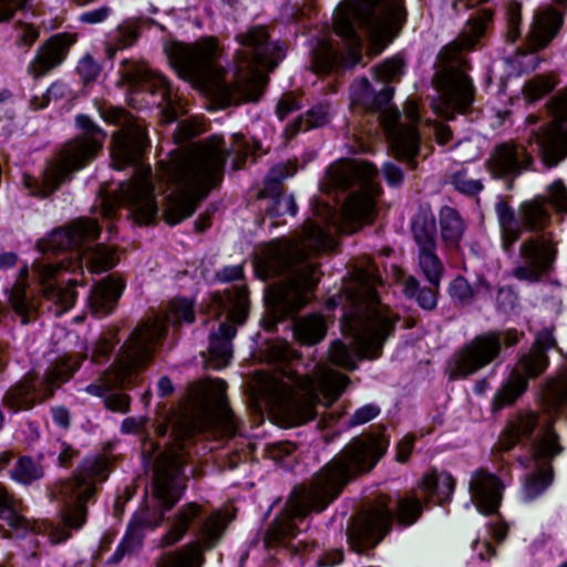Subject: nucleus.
I'll return each instance as SVG.
<instances>
[{"label": "nucleus", "instance_id": "5701e85b", "mask_svg": "<svg viewBox=\"0 0 567 567\" xmlns=\"http://www.w3.org/2000/svg\"><path fill=\"white\" fill-rule=\"evenodd\" d=\"M225 389L224 381H215L208 393L185 403L181 408L183 420L179 425H237L235 414L225 398Z\"/></svg>", "mask_w": 567, "mask_h": 567}, {"label": "nucleus", "instance_id": "dca6fc26", "mask_svg": "<svg viewBox=\"0 0 567 567\" xmlns=\"http://www.w3.org/2000/svg\"><path fill=\"white\" fill-rule=\"evenodd\" d=\"M564 450L555 427H503L493 446L499 454L514 453L524 468L534 462L550 463Z\"/></svg>", "mask_w": 567, "mask_h": 567}, {"label": "nucleus", "instance_id": "0eeeda50", "mask_svg": "<svg viewBox=\"0 0 567 567\" xmlns=\"http://www.w3.org/2000/svg\"><path fill=\"white\" fill-rule=\"evenodd\" d=\"M380 282L378 268L367 261L353 268L350 280L344 285L351 309L344 315L342 329L353 337L360 359L379 358L399 321V316L379 301L377 286Z\"/></svg>", "mask_w": 567, "mask_h": 567}, {"label": "nucleus", "instance_id": "de8ad7c7", "mask_svg": "<svg viewBox=\"0 0 567 567\" xmlns=\"http://www.w3.org/2000/svg\"><path fill=\"white\" fill-rule=\"evenodd\" d=\"M425 504L414 495L401 497L395 507L396 520L404 527L412 526L422 516Z\"/></svg>", "mask_w": 567, "mask_h": 567}, {"label": "nucleus", "instance_id": "a18cd8bd", "mask_svg": "<svg viewBox=\"0 0 567 567\" xmlns=\"http://www.w3.org/2000/svg\"><path fill=\"white\" fill-rule=\"evenodd\" d=\"M417 259L427 280L433 286L439 287L443 272V265L436 255V244L417 246Z\"/></svg>", "mask_w": 567, "mask_h": 567}, {"label": "nucleus", "instance_id": "4468645a", "mask_svg": "<svg viewBox=\"0 0 567 567\" xmlns=\"http://www.w3.org/2000/svg\"><path fill=\"white\" fill-rule=\"evenodd\" d=\"M394 89L386 86L375 97H373V106L385 107L381 111L380 121L388 136L389 148L392 155L406 163L411 169L416 167L415 157L420 152V134L417 123L420 120L417 103L408 100L404 104V116L408 123L402 122V117L398 109L386 106L391 101Z\"/></svg>", "mask_w": 567, "mask_h": 567}, {"label": "nucleus", "instance_id": "c85d7f7f", "mask_svg": "<svg viewBox=\"0 0 567 567\" xmlns=\"http://www.w3.org/2000/svg\"><path fill=\"white\" fill-rule=\"evenodd\" d=\"M540 400L543 408L555 416L551 422H567V368L558 370L556 375L543 384Z\"/></svg>", "mask_w": 567, "mask_h": 567}, {"label": "nucleus", "instance_id": "39448f33", "mask_svg": "<svg viewBox=\"0 0 567 567\" xmlns=\"http://www.w3.org/2000/svg\"><path fill=\"white\" fill-rule=\"evenodd\" d=\"M403 19L401 0H344L334 12L333 30L343 39L346 52L339 54L326 40L318 42L312 51L311 70L327 74L357 65L361 61V39L355 25L368 31L372 54H380L398 33Z\"/></svg>", "mask_w": 567, "mask_h": 567}, {"label": "nucleus", "instance_id": "338daca9", "mask_svg": "<svg viewBox=\"0 0 567 567\" xmlns=\"http://www.w3.org/2000/svg\"><path fill=\"white\" fill-rule=\"evenodd\" d=\"M76 71L82 81L87 84L96 81L101 73L100 64L90 54H85L78 63Z\"/></svg>", "mask_w": 567, "mask_h": 567}, {"label": "nucleus", "instance_id": "13d9d810", "mask_svg": "<svg viewBox=\"0 0 567 567\" xmlns=\"http://www.w3.org/2000/svg\"><path fill=\"white\" fill-rule=\"evenodd\" d=\"M506 40L515 42L520 37L522 6L517 1H511L505 9Z\"/></svg>", "mask_w": 567, "mask_h": 567}, {"label": "nucleus", "instance_id": "a211bd4d", "mask_svg": "<svg viewBox=\"0 0 567 567\" xmlns=\"http://www.w3.org/2000/svg\"><path fill=\"white\" fill-rule=\"evenodd\" d=\"M525 337L515 328L488 330L462 346L449 363L451 379L466 378L494 362L503 350L517 346Z\"/></svg>", "mask_w": 567, "mask_h": 567}, {"label": "nucleus", "instance_id": "0e129e2a", "mask_svg": "<svg viewBox=\"0 0 567 567\" xmlns=\"http://www.w3.org/2000/svg\"><path fill=\"white\" fill-rule=\"evenodd\" d=\"M452 299L461 302L468 303L474 298V289L464 277H456L449 288Z\"/></svg>", "mask_w": 567, "mask_h": 567}, {"label": "nucleus", "instance_id": "72a5a7b5", "mask_svg": "<svg viewBox=\"0 0 567 567\" xmlns=\"http://www.w3.org/2000/svg\"><path fill=\"white\" fill-rule=\"evenodd\" d=\"M561 22V16L553 9L537 14L529 33L532 50L538 51L545 48L558 32Z\"/></svg>", "mask_w": 567, "mask_h": 567}, {"label": "nucleus", "instance_id": "f8f14e48", "mask_svg": "<svg viewBox=\"0 0 567 567\" xmlns=\"http://www.w3.org/2000/svg\"><path fill=\"white\" fill-rule=\"evenodd\" d=\"M169 528L159 537L157 547L165 549L178 544L194 528L197 539L188 542L181 549L164 551L155 559V567H204L206 553L214 549L224 533L216 514L207 515L196 502L182 505L167 518Z\"/></svg>", "mask_w": 567, "mask_h": 567}, {"label": "nucleus", "instance_id": "ea45409f", "mask_svg": "<svg viewBox=\"0 0 567 567\" xmlns=\"http://www.w3.org/2000/svg\"><path fill=\"white\" fill-rule=\"evenodd\" d=\"M548 365L549 358L547 354H540L529 348L527 352L519 354L512 373L522 377L528 384L529 380L542 375L547 370Z\"/></svg>", "mask_w": 567, "mask_h": 567}, {"label": "nucleus", "instance_id": "603ef678", "mask_svg": "<svg viewBox=\"0 0 567 567\" xmlns=\"http://www.w3.org/2000/svg\"><path fill=\"white\" fill-rule=\"evenodd\" d=\"M555 87L554 80L548 75H536L523 86L524 100L533 104L551 92Z\"/></svg>", "mask_w": 567, "mask_h": 567}, {"label": "nucleus", "instance_id": "58836bf2", "mask_svg": "<svg viewBox=\"0 0 567 567\" xmlns=\"http://www.w3.org/2000/svg\"><path fill=\"white\" fill-rule=\"evenodd\" d=\"M20 507L21 501L4 483L0 482V520L7 522L12 529H24L27 520Z\"/></svg>", "mask_w": 567, "mask_h": 567}, {"label": "nucleus", "instance_id": "2eb2a0df", "mask_svg": "<svg viewBox=\"0 0 567 567\" xmlns=\"http://www.w3.org/2000/svg\"><path fill=\"white\" fill-rule=\"evenodd\" d=\"M76 124L82 133L63 146L44 172L43 186L49 192L55 190L70 174L85 167L103 147L106 134L89 116L79 115Z\"/></svg>", "mask_w": 567, "mask_h": 567}, {"label": "nucleus", "instance_id": "c9c22d12", "mask_svg": "<svg viewBox=\"0 0 567 567\" xmlns=\"http://www.w3.org/2000/svg\"><path fill=\"white\" fill-rule=\"evenodd\" d=\"M28 288V270L22 268L18 279L14 282L10 295L9 303L13 311L21 318V322L27 324L31 320L32 313L38 309L35 301L31 300L27 293Z\"/></svg>", "mask_w": 567, "mask_h": 567}, {"label": "nucleus", "instance_id": "9d476101", "mask_svg": "<svg viewBox=\"0 0 567 567\" xmlns=\"http://www.w3.org/2000/svg\"><path fill=\"white\" fill-rule=\"evenodd\" d=\"M195 319L194 303L186 298L172 299L165 318L153 317L141 322L121 348L114 365L104 372L97 382L90 384L87 392L102 395L104 392L127 386L152 361L155 346L164 337L165 322L171 324L190 323Z\"/></svg>", "mask_w": 567, "mask_h": 567}, {"label": "nucleus", "instance_id": "7c9ffc66", "mask_svg": "<svg viewBox=\"0 0 567 567\" xmlns=\"http://www.w3.org/2000/svg\"><path fill=\"white\" fill-rule=\"evenodd\" d=\"M100 226L93 219H79L70 227L55 230L51 236V244L55 249L79 247L86 241L96 239Z\"/></svg>", "mask_w": 567, "mask_h": 567}, {"label": "nucleus", "instance_id": "09e8293b", "mask_svg": "<svg viewBox=\"0 0 567 567\" xmlns=\"http://www.w3.org/2000/svg\"><path fill=\"white\" fill-rule=\"evenodd\" d=\"M83 261L92 272H103L117 262L116 254L105 246H96L87 249L82 255Z\"/></svg>", "mask_w": 567, "mask_h": 567}, {"label": "nucleus", "instance_id": "6e6d98bb", "mask_svg": "<svg viewBox=\"0 0 567 567\" xmlns=\"http://www.w3.org/2000/svg\"><path fill=\"white\" fill-rule=\"evenodd\" d=\"M404 69V61L400 56H392L373 68L374 78L380 82L398 81Z\"/></svg>", "mask_w": 567, "mask_h": 567}, {"label": "nucleus", "instance_id": "49530a36", "mask_svg": "<svg viewBox=\"0 0 567 567\" xmlns=\"http://www.w3.org/2000/svg\"><path fill=\"white\" fill-rule=\"evenodd\" d=\"M528 384L522 377L514 375L512 372L503 385L497 390L493 399V408L502 409L513 404L525 391Z\"/></svg>", "mask_w": 567, "mask_h": 567}, {"label": "nucleus", "instance_id": "8fccbe9b", "mask_svg": "<svg viewBox=\"0 0 567 567\" xmlns=\"http://www.w3.org/2000/svg\"><path fill=\"white\" fill-rule=\"evenodd\" d=\"M398 280L402 281L403 292L409 298H416L417 303L425 310H432L435 308L437 299H436V288H419V281L412 276H403L402 278H398Z\"/></svg>", "mask_w": 567, "mask_h": 567}, {"label": "nucleus", "instance_id": "ddd939ff", "mask_svg": "<svg viewBox=\"0 0 567 567\" xmlns=\"http://www.w3.org/2000/svg\"><path fill=\"white\" fill-rule=\"evenodd\" d=\"M375 176L377 168L365 162L341 161L328 168L326 182L329 187L347 189L360 185V189L351 193L342 206L339 221L341 233L351 234L372 223L375 196L380 192L374 183Z\"/></svg>", "mask_w": 567, "mask_h": 567}, {"label": "nucleus", "instance_id": "5fc2aeb1", "mask_svg": "<svg viewBox=\"0 0 567 567\" xmlns=\"http://www.w3.org/2000/svg\"><path fill=\"white\" fill-rule=\"evenodd\" d=\"M451 184L453 187L467 196H475L484 188L481 178H476L470 174L467 169H460L451 176Z\"/></svg>", "mask_w": 567, "mask_h": 567}, {"label": "nucleus", "instance_id": "4be33fe9", "mask_svg": "<svg viewBox=\"0 0 567 567\" xmlns=\"http://www.w3.org/2000/svg\"><path fill=\"white\" fill-rule=\"evenodd\" d=\"M557 254V244L550 233L527 237L519 244L512 276L519 281L539 282L553 272Z\"/></svg>", "mask_w": 567, "mask_h": 567}, {"label": "nucleus", "instance_id": "4c0bfd02", "mask_svg": "<svg viewBox=\"0 0 567 567\" xmlns=\"http://www.w3.org/2000/svg\"><path fill=\"white\" fill-rule=\"evenodd\" d=\"M327 324L321 315L312 313L295 321L293 337L305 346L319 343L326 336Z\"/></svg>", "mask_w": 567, "mask_h": 567}, {"label": "nucleus", "instance_id": "e433bc0d", "mask_svg": "<svg viewBox=\"0 0 567 567\" xmlns=\"http://www.w3.org/2000/svg\"><path fill=\"white\" fill-rule=\"evenodd\" d=\"M441 237L449 248H457L465 233V221L453 207L444 206L439 213Z\"/></svg>", "mask_w": 567, "mask_h": 567}, {"label": "nucleus", "instance_id": "393cba45", "mask_svg": "<svg viewBox=\"0 0 567 567\" xmlns=\"http://www.w3.org/2000/svg\"><path fill=\"white\" fill-rule=\"evenodd\" d=\"M76 40V34L69 32L50 37L38 48L34 58L29 62L28 74L32 79L39 80L60 66Z\"/></svg>", "mask_w": 567, "mask_h": 567}, {"label": "nucleus", "instance_id": "864d4df0", "mask_svg": "<svg viewBox=\"0 0 567 567\" xmlns=\"http://www.w3.org/2000/svg\"><path fill=\"white\" fill-rule=\"evenodd\" d=\"M14 45L28 52L40 37V29L33 23L25 21H18L13 27Z\"/></svg>", "mask_w": 567, "mask_h": 567}, {"label": "nucleus", "instance_id": "680f3d73", "mask_svg": "<svg viewBox=\"0 0 567 567\" xmlns=\"http://www.w3.org/2000/svg\"><path fill=\"white\" fill-rule=\"evenodd\" d=\"M329 360L333 364L349 370H354L357 368L355 357L349 348L339 340L331 343L329 349Z\"/></svg>", "mask_w": 567, "mask_h": 567}, {"label": "nucleus", "instance_id": "f704fd0d", "mask_svg": "<svg viewBox=\"0 0 567 567\" xmlns=\"http://www.w3.org/2000/svg\"><path fill=\"white\" fill-rule=\"evenodd\" d=\"M495 213L501 231L502 248L505 252H509L523 235L522 220L517 219L514 208L505 200H498L495 204Z\"/></svg>", "mask_w": 567, "mask_h": 567}, {"label": "nucleus", "instance_id": "a878e982", "mask_svg": "<svg viewBox=\"0 0 567 567\" xmlns=\"http://www.w3.org/2000/svg\"><path fill=\"white\" fill-rule=\"evenodd\" d=\"M533 163L532 154L525 147L519 150L518 145L511 141L497 144L485 162V166L494 178H504L519 176Z\"/></svg>", "mask_w": 567, "mask_h": 567}, {"label": "nucleus", "instance_id": "1a4fd4ad", "mask_svg": "<svg viewBox=\"0 0 567 567\" xmlns=\"http://www.w3.org/2000/svg\"><path fill=\"white\" fill-rule=\"evenodd\" d=\"M493 18L492 9H481L468 20V30L440 51L439 69L435 74L440 96L432 103L433 111L437 115L453 120L456 113L464 114L471 109L475 97V86L468 75L471 66L464 53L474 49Z\"/></svg>", "mask_w": 567, "mask_h": 567}, {"label": "nucleus", "instance_id": "6e6552de", "mask_svg": "<svg viewBox=\"0 0 567 567\" xmlns=\"http://www.w3.org/2000/svg\"><path fill=\"white\" fill-rule=\"evenodd\" d=\"M111 451L112 444L107 443L104 451L86 454L70 477L47 487L50 502L60 506L62 523L49 525L48 535L52 545L66 543L72 537V530L78 532L86 524L89 506L96 502L99 486L109 480L115 468Z\"/></svg>", "mask_w": 567, "mask_h": 567}, {"label": "nucleus", "instance_id": "bb28decb", "mask_svg": "<svg viewBox=\"0 0 567 567\" xmlns=\"http://www.w3.org/2000/svg\"><path fill=\"white\" fill-rule=\"evenodd\" d=\"M125 79L133 83L144 84L152 94H159L162 96L163 122L172 123L177 118L182 112V105L165 76L144 65H138L134 70L127 71Z\"/></svg>", "mask_w": 567, "mask_h": 567}, {"label": "nucleus", "instance_id": "7ed1b4c3", "mask_svg": "<svg viewBox=\"0 0 567 567\" xmlns=\"http://www.w3.org/2000/svg\"><path fill=\"white\" fill-rule=\"evenodd\" d=\"M380 429L379 433L353 437L312 476L308 486H293L284 508L265 532L264 545L268 550L288 548L300 533L299 523L312 512L326 511L351 482L377 466L390 446L386 427Z\"/></svg>", "mask_w": 567, "mask_h": 567}, {"label": "nucleus", "instance_id": "e2e57ef3", "mask_svg": "<svg viewBox=\"0 0 567 567\" xmlns=\"http://www.w3.org/2000/svg\"><path fill=\"white\" fill-rule=\"evenodd\" d=\"M137 32L132 27H120L114 35L113 43L107 45V54L113 58L115 51L123 50L134 44Z\"/></svg>", "mask_w": 567, "mask_h": 567}, {"label": "nucleus", "instance_id": "774afa93", "mask_svg": "<svg viewBox=\"0 0 567 567\" xmlns=\"http://www.w3.org/2000/svg\"><path fill=\"white\" fill-rule=\"evenodd\" d=\"M549 203L561 213H567V188L561 181H556L549 187Z\"/></svg>", "mask_w": 567, "mask_h": 567}, {"label": "nucleus", "instance_id": "052dcab7", "mask_svg": "<svg viewBox=\"0 0 567 567\" xmlns=\"http://www.w3.org/2000/svg\"><path fill=\"white\" fill-rule=\"evenodd\" d=\"M328 121L327 113L322 110H310L306 118L299 117L287 126V132L290 134H297L299 131H307L313 127H319L326 124Z\"/></svg>", "mask_w": 567, "mask_h": 567}, {"label": "nucleus", "instance_id": "473e14b6", "mask_svg": "<svg viewBox=\"0 0 567 567\" xmlns=\"http://www.w3.org/2000/svg\"><path fill=\"white\" fill-rule=\"evenodd\" d=\"M125 284L121 278L107 277L97 282L91 291L90 307L101 316L111 313L117 303Z\"/></svg>", "mask_w": 567, "mask_h": 567}, {"label": "nucleus", "instance_id": "cd10ccee", "mask_svg": "<svg viewBox=\"0 0 567 567\" xmlns=\"http://www.w3.org/2000/svg\"><path fill=\"white\" fill-rule=\"evenodd\" d=\"M504 488L502 480L484 468H478L472 474L468 485L471 497L478 512L486 516L498 511Z\"/></svg>", "mask_w": 567, "mask_h": 567}, {"label": "nucleus", "instance_id": "a19ab883", "mask_svg": "<svg viewBox=\"0 0 567 567\" xmlns=\"http://www.w3.org/2000/svg\"><path fill=\"white\" fill-rule=\"evenodd\" d=\"M518 215L524 230L539 231L547 227L550 214L544 202L539 199L527 200L520 204Z\"/></svg>", "mask_w": 567, "mask_h": 567}, {"label": "nucleus", "instance_id": "f3484780", "mask_svg": "<svg viewBox=\"0 0 567 567\" xmlns=\"http://www.w3.org/2000/svg\"><path fill=\"white\" fill-rule=\"evenodd\" d=\"M227 311V320L212 334L208 365L219 370L228 365L233 350L230 340L236 336V324H243L248 315V291L245 286H235L226 296L215 293L208 306V313L219 318Z\"/></svg>", "mask_w": 567, "mask_h": 567}, {"label": "nucleus", "instance_id": "69168bd1", "mask_svg": "<svg viewBox=\"0 0 567 567\" xmlns=\"http://www.w3.org/2000/svg\"><path fill=\"white\" fill-rule=\"evenodd\" d=\"M295 357V351L284 341L271 343L266 351V359L272 363H288Z\"/></svg>", "mask_w": 567, "mask_h": 567}, {"label": "nucleus", "instance_id": "412c9836", "mask_svg": "<svg viewBox=\"0 0 567 567\" xmlns=\"http://www.w3.org/2000/svg\"><path fill=\"white\" fill-rule=\"evenodd\" d=\"M103 118L112 124L121 125L112 134V166L122 171L137 165L150 147V138L144 121L126 113L120 107H110L103 112Z\"/></svg>", "mask_w": 567, "mask_h": 567}, {"label": "nucleus", "instance_id": "9b49d317", "mask_svg": "<svg viewBox=\"0 0 567 567\" xmlns=\"http://www.w3.org/2000/svg\"><path fill=\"white\" fill-rule=\"evenodd\" d=\"M282 373L292 380L295 388L277 380L265 385V394L272 421L285 425H302L313 420L319 394L327 405L334 402L349 383L347 375L326 365H319L313 375L297 377L291 370Z\"/></svg>", "mask_w": 567, "mask_h": 567}, {"label": "nucleus", "instance_id": "37998d69", "mask_svg": "<svg viewBox=\"0 0 567 567\" xmlns=\"http://www.w3.org/2000/svg\"><path fill=\"white\" fill-rule=\"evenodd\" d=\"M412 235L416 246L436 244L435 217L430 207H420L412 220Z\"/></svg>", "mask_w": 567, "mask_h": 567}, {"label": "nucleus", "instance_id": "f257e3e1", "mask_svg": "<svg viewBox=\"0 0 567 567\" xmlns=\"http://www.w3.org/2000/svg\"><path fill=\"white\" fill-rule=\"evenodd\" d=\"M243 427H121L123 434H135L141 440L144 464L154 465L152 494L154 508L146 506L134 513L125 533L107 565H118L125 557L138 556L144 547L146 532L166 520V513L182 499L187 488L186 468L198 435L206 430H226L228 434H243Z\"/></svg>", "mask_w": 567, "mask_h": 567}, {"label": "nucleus", "instance_id": "c756f323", "mask_svg": "<svg viewBox=\"0 0 567 567\" xmlns=\"http://www.w3.org/2000/svg\"><path fill=\"white\" fill-rule=\"evenodd\" d=\"M456 481L446 471L430 468L420 482V488L426 502L445 506L450 504L455 492Z\"/></svg>", "mask_w": 567, "mask_h": 567}, {"label": "nucleus", "instance_id": "bf43d9fd", "mask_svg": "<svg viewBox=\"0 0 567 567\" xmlns=\"http://www.w3.org/2000/svg\"><path fill=\"white\" fill-rule=\"evenodd\" d=\"M551 482V472L528 475L524 484L525 499L534 501L547 489Z\"/></svg>", "mask_w": 567, "mask_h": 567}, {"label": "nucleus", "instance_id": "b1692460", "mask_svg": "<svg viewBox=\"0 0 567 567\" xmlns=\"http://www.w3.org/2000/svg\"><path fill=\"white\" fill-rule=\"evenodd\" d=\"M394 514L386 506H377L349 519L347 542L352 551L364 554L373 549L390 533Z\"/></svg>", "mask_w": 567, "mask_h": 567}, {"label": "nucleus", "instance_id": "79ce46f5", "mask_svg": "<svg viewBox=\"0 0 567 567\" xmlns=\"http://www.w3.org/2000/svg\"><path fill=\"white\" fill-rule=\"evenodd\" d=\"M8 476L19 485L30 486L44 477V468L32 456L21 455L8 471Z\"/></svg>", "mask_w": 567, "mask_h": 567}, {"label": "nucleus", "instance_id": "423d86ee", "mask_svg": "<svg viewBox=\"0 0 567 567\" xmlns=\"http://www.w3.org/2000/svg\"><path fill=\"white\" fill-rule=\"evenodd\" d=\"M228 155L224 140L212 136L172 153L167 163H161L158 178L173 188L163 213L168 225L190 217L198 204L221 183Z\"/></svg>", "mask_w": 567, "mask_h": 567}, {"label": "nucleus", "instance_id": "6ab92c4d", "mask_svg": "<svg viewBox=\"0 0 567 567\" xmlns=\"http://www.w3.org/2000/svg\"><path fill=\"white\" fill-rule=\"evenodd\" d=\"M550 121L533 128L526 140L537 146L538 156L547 168L567 159V85L546 102Z\"/></svg>", "mask_w": 567, "mask_h": 567}, {"label": "nucleus", "instance_id": "4d7b16f0", "mask_svg": "<svg viewBox=\"0 0 567 567\" xmlns=\"http://www.w3.org/2000/svg\"><path fill=\"white\" fill-rule=\"evenodd\" d=\"M116 334V329H109L99 337L91 349L92 362L99 363L110 357L118 341Z\"/></svg>", "mask_w": 567, "mask_h": 567}, {"label": "nucleus", "instance_id": "f03ea898", "mask_svg": "<svg viewBox=\"0 0 567 567\" xmlns=\"http://www.w3.org/2000/svg\"><path fill=\"white\" fill-rule=\"evenodd\" d=\"M240 49L236 53V73L233 83H223L218 65V45L214 39L193 44L173 45L169 60L178 75L204 89L213 90L218 103L256 102L267 83L266 72L272 71L282 58L281 48L269 41L265 27H252L237 35Z\"/></svg>", "mask_w": 567, "mask_h": 567}, {"label": "nucleus", "instance_id": "2f4dec72", "mask_svg": "<svg viewBox=\"0 0 567 567\" xmlns=\"http://www.w3.org/2000/svg\"><path fill=\"white\" fill-rule=\"evenodd\" d=\"M47 398L37 375L28 373L22 381L7 391L3 402L9 409L18 412L31 409L37 400Z\"/></svg>", "mask_w": 567, "mask_h": 567}, {"label": "nucleus", "instance_id": "aec40b11", "mask_svg": "<svg viewBox=\"0 0 567 567\" xmlns=\"http://www.w3.org/2000/svg\"><path fill=\"white\" fill-rule=\"evenodd\" d=\"M118 205L128 209L136 224L150 225L153 223L158 213V205L148 166L136 168L130 179L118 185L113 196L104 200L103 215L111 217Z\"/></svg>", "mask_w": 567, "mask_h": 567}, {"label": "nucleus", "instance_id": "c03bdc74", "mask_svg": "<svg viewBox=\"0 0 567 567\" xmlns=\"http://www.w3.org/2000/svg\"><path fill=\"white\" fill-rule=\"evenodd\" d=\"M78 359L65 357L58 360L47 372L44 380L39 381L45 396H51L54 388L60 383L68 381L73 372L79 368Z\"/></svg>", "mask_w": 567, "mask_h": 567}, {"label": "nucleus", "instance_id": "3c124183", "mask_svg": "<svg viewBox=\"0 0 567 567\" xmlns=\"http://www.w3.org/2000/svg\"><path fill=\"white\" fill-rule=\"evenodd\" d=\"M43 295L45 299L54 302L56 316H61L70 308H72L76 299V292L72 281H70L66 287L47 285L43 288Z\"/></svg>", "mask_w": 567, "mask_h": 567}, {"label": "nucleus", "instance_id": "20e7f679", "mask_svg": "<svg viewBox=\"0 0 567 567\" xmlns=\"http://www.w3.org/2000/svg\"><path fill=\"white\" fill-rule=\"evenodd\" d=\"M333 238L313 221H306L296 238L270 241L257 258V271L265 279L285 276L269 286L266 300L274 313L282 319L300 311L313 297L320 281L319 264L311 256L332 249Z\"/></svg>", "mask_w": 567, "mask_h": 567}]
</instances>
